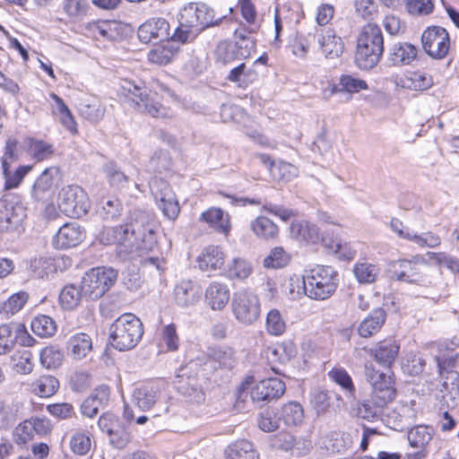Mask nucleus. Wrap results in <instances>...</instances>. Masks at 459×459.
I'll list each match as a JSON object with an SVG mask.
<instances>
[{"instance_id": "obj_1", "label": "nucleus", "mask_w": 459, "mask_h": 459, "mask_svg": "<svg viewBox=\"0 0 459 459\" xmlns=\"http://www.w3.org/2000/svg\"><path fill=\"white\" fill-rule=\"evenodd\" d=\"M214 11L204 3H190L180 12L179 26L172 39L182 43L193 39L205 28L219 24Z\"/></svg>"}, {"instance_id": "obj_2", "label": "nucleus", "mask_w": 459, "mask_h": 459, "mask_svg": "<svg viewBox=\"0 0 459 459\" xmlns=\"http://www.w3.org/2000/svg\"><path fill=\"white\" fill-rule=\"evenodd\" d=\"M127 225L130 227V236L135 243V251L139 252L140 256L157 248L158 225L152 212L135 211L130 214Z\"/></svg>"}, {"instance_id": "obj_3", "label": "nucleus", "mask_w": 459, "mask_h": 459, "mask_svg": "<svg viewBox=\"0 0 459 459\" xmlns=\"http://www.w3.org/2000/svg\"><path fill=\"white\" fill-rule=\"evenodd\" d=\"M384 51V39L381 29L373 23L365 25L357 39L355 61L361 69H370L377 65Z\"/></svg>"}, {"instance_id": "obj_4", "label": "nucleus", "mask_w": 459, "mask_h": 459, "mask_svg": "<svg viewBox=\"0 0 459 459\" xmlns=\"http://www.w3.org/2000/svg\"><path fill=\"white\" fill-rule=\"evenodd\" d=\"M119 92L139 112L149 114L154 117L170 116V110L156 101L153 98L154 94H151L142 82H136L123 79L120 82Z\"/></svg>"}, {"instance_id": "obj_5", "label": "nucleus", "mask_w": 459, "mask_h": 459, "mask_svg": "<svg viewBox=\"0 0 459 459\" xmlns=\"http://www.w3.org/2000/svg\"><path fill=\"white\" fill-rule=\"evenodd\" d=\"M110 343L120 351L134 348L143 334L141 320L133 314H124L109 328Z\"/></svg>"}, {"instance_id": "obj_6", "label": "nucleus", "mask_w": 459, "mask_h": 459, "mask_svg": "<svg viewBox=\"0 0 459 459\" xmlns=\"http://www.w3.org/2000/svg\"><path fill=\"white\" fill-rule=\"evenodd\" d=\"M307 296L315 300L328 299L338 286V273L330 266H317L305 277Z\"/></svg>"}, {"instance_id": "obj_7", "label": "nucleus", "mask_w": 459, "mask_h": 459, "mask_svg": "<svg viewBox=\"0 0 459 459\" xmlns=\"http://www.w3.org/2000/svg\"><path fill=\"white\" fill-rule=\"evenodd\" d=\"M118 272L113 267L99 266L86 272L82 280V291L90 299L101 298L117 281Z\"/></svg>"}, {"instance_id": "obj_8", "label": "nucleus", "mask_w": 459, "mask_h": 459, "mask_svg": "<svg viewBox=\"0 0 459 459\" xmlns=\"http://www.w3.org/2000/svg\"><path fill=\"white\" fill-rule=\"evenodd\" d=\"M365 377L367 382L371 385L370 397L378 406H385L394 399L396 390L392 372H381L376 369L372 363L367 362Z\"/></svg>"}, {"instance_id": "obj_9", "label": "nucleus", "mask_w": 459, "mask_h": 459, "mask_svg": "<svg viewBox=\"0 0 459 459\" xmlns=\"http://www.w3.org/2000/svg\"><path fill=\"white\" fill-rule=\"evenodd\" d=\"M230 309L236 321L245 326L254 325L261 314L257 295L247 289L233 293Z\"/></svg>"}, {"instance_id": "obj_10", "label": "nucleus", "mask_w": 459, "mask_h": 459, "mask_svg": "<svg viewBox=\"0 0 459 459\" xmlns=\"http://www.w3.org/2000/svg\"><path fill=\"white\" fill-rule=\"evenodd\" d=\"M57 206L65 215L79 218L88 212L90 202L82 187L71 185L62 187L59 191Z\"/></svg>"}, {"instance_id": "obj_11", "label": "nucleus", "mask_w": 459, "mask_h": 459, "mask_svg": "<svg viewBox=\"0 0 459 459\" xmlns=\"http://www.w3.org/2000/svg\"><path fill=\"white\" fill-rule=\"evenodd\" d=\"M428 265L426 257L412 255L410 259H399L390 263L389 270L394 278L409 283H420L425 279L421 266Z\"/></svg>"}, {"instance_id": "obj_12", "label": "nucleus", "mask_w": 459, "mask_h": 459, "mask_svg": "<svg viewBox=\"0 0 459 459\" xmlns=\"http://www.w3.org/2000/svg\"><path fill=\"white\" fill-rule=\"evenodd\" d=\"M127 222L114 227H105L100 233V241L104 245H116L117 255L126 258L135 251V243L130 236Z\"/></svg>"}, {"instance_id": "obj_13", "label": "nucleus", "mask_w": 459, "mask_h": 459, "mask_svg": "<svg viewBox=\"0 0 459 459\" xmlns=\"http://www.w3.org/2000/svg\"><path fill=\"white\" fill-rule=\"evenodd\" d=\"M421 42L424 51L438 60L447 56L451 46L447 30L440 26L428 27L421 35Z\"/></svg>"}, {"instance_id": "obj_14", "label": "nucleus", "mask_w": 459, "mask_h": 459, "mask_svg": "<svg viewBox=\"0 0 459 459\" xmlns=\"http://www.w3.org/2000/svg\"><path fill=\"white\" fill-rule=\"evenodd\" d=\"M313 41H316L318 49L325 58L334 59L339 57L344 48L341 37L331 28H315L313 33H309Z\"/></svg>"}, {"instance_id": "obj_15", "label": "nucleus", "mask_w": 459, "mask_h": 459, "mask_svg": "<svg viewBox=\"0 0 459 459\" xmlns=\"http://www.w3.org/2000/svg\"><path fill=\"white\" fill-rule=\"evenodd\" d=\"M60 171L56 167L47 168L36 179L31 188V196L37 202H45L58 186Z\"/></svg>"}, {"instance_id": "obj_16", "label": "nucleus", "mask_w": 459, "mask_h": 459, "mask_svg": "<svg viewBox=\"0 0 459 459\" xmlns=\"http://www.w3.org/2000/svg\"><path fill=\"white\" fill-rule=\"evenodd\" d=\"M152 193L156 204L163 214L169 220H175L180 209L176 195L169 185L165 181L160 180L152 188Z\"/></svg>"}, {"instance_id": "obj_17", "label": "nucleus", "mask_w": 459, "mask_h": 459, "mask_svg": "<svg viewBox=\"0 0 459 459\" xmlns=\"http://www.w3.org/2000/svg\"><path fill=\"white\" fill-rule=\"evenodd\" d=\"M137 34L144 44L153 40L163 41L169 37V24L164 18H151L139 27Z\"/></svg>"}, {"instance_id": "obj_18", "label": "nucleus", "mask_w": 459, "mask_h": 459, "mask_svg": "<svg viewBox=\"0 0 459 459\" xmlns=\"http://www.w3.org/2000/svg\"><path fill=\"white\" fill-rule=\"evenodd\" d=\"M286 386L283 381L277 377H270L261 380L250 392L254 402H269L280 398L285 392Z\"/></svg>"}, {"instance_id": "obj_19", "label": "nucleus", "mask_w": 459, "mask_h": 459, "mask_svg": "<svg viewBox=\"0 0 459 459\" xmlns=\"http://www.w3.org/2000/svg\"><path fill=\"white\" fill-rule=\"evenodd\" d=\"M26 217L25 209L22 204L0 201V230H17Z\"/></svg>"}, {"instance_id": "obj_20", "label": "nucleus", "mask_w": 459, "mask_h": 459, "mask_svg": "<svg viewBox=\"0 0 459 459\" xmlns=\"http://www.w3.org/2000/svg\"><path fill=\"white\" fill-rule=\"evenodd\" d=\"M201 293L198 284L191 280H182L174 288V299L178 306L188 307L199 301Z\"/></svg>"}, {"instance_id": "obj_21", "label": "nucleus", "mask_w": 459, "mask_h": 459, "mask_svg": "<svg viewBox=\"0 0 459 459\" xmlns=\"http://www.w3.org/2000/svg\"><path fill=\"white\" fill-rule=\"evenodd\" d=\"M84 230L76 223H65L54 237L56 248L65 249L76 247L84 238Z\"/></svg>"}, {"instance_id": "obj_22", "label": "nucleus", "mask_w": 459, "mask_h": 459, "mask_svg": "<svg viewBox=\"0 0 459 459\" xmlns=\"http://www.w3.org/2000/svg\"><path fill=\"white\" fill-rule=\"evenodd\" d=\"M225 254L219 246H209L198 255L196 262L201 271L212 273L224 264Z\"/></svg>"}, {"instance_id": "obj_23", "label": "nucleus", "mask_w": 459, "mask_h": 459, "mask_svg": "<svg viewBox=\"0 0 459 459\" xmlns=\"http://www.w3.org/2000/svg\"><path fill=\"white\" fill-rule=\"evenodd\" d=\"M230 289L225 283L212 281L205 290L204 299L209 307L222 310L230 300Z\"/></svg>"}, {"instance_id": "obj_24", "label": "nucleus", "mask_w": 459, "mask_h": 459, "mask_svg": "<svg viewBox=\"0 0 459 459\" xmlns=\"http://www.w3.org/2000/svg\"><path fill=\"white\" fill-rule=\"evenodd\" d=\"M199 220L224 235H228L231 229L230 215L218 207H211L204 211L201 213Z\"/></svg>"}, {"instance_id": "obj_25", "label": "nucleus", "mask_w": 459, "mask_h": 459, "mask_svg": "<svg viewBox=\"0 0 459 459\" xmlns=\"http://www.w3.org/2000/svg\"><path fill=\"white\" fill-rule=\"evenodd\" d=\"M417 48L408 42L394 43L389 49L388 59L393 65H410L417 57Z\"/></svg>"}, {"instance_id": "obj_26", "label": "nucleus", "mask_w": 459, "mask_h": 459, "mask_svg": "<svg viewBox=\"0 0 459 459\" xmlns=\"http://www.w3.org/2000/svg\"><path fill=\"white\" fill-rule=\"evenodd\" d=\"M399 349V345L394 341H384L370 349L369 354L380 365L390 368L397 358Z\"/></svg>"}, {"instance_id": "obj_27", "label": "nucleus", "mask_w": 459, "mask_h": 459, "mask_svg": "<svg viewBox=\"0 0 459 459\" xmlns=\"http://www.w3.org/2000/svg\"><path fill=\"white\" fill-rule=\"evenodd\" d=\"M92 340L85 333H77L72 335L67 342V353L74 359H82L91 351Z\"/></svg>"}, {"instance_id": "obj_28", "label": "nucleus", "mask_w": 459, "mask_h": 459, "mask_svg": "<svg viewBox=\"0 0 459 459\" xmlns=\"http://www.w3.org/2000/svg\"><path fill=\"white\" fill-rule=\"evenodd\" d=\"M386 314L383 308L374 309L359 325L358 333L363 338L377 333L385 322Z\"/></svg>"}, {"instance_id": "obj_29", "label": "nucleus", "mask_w": 459, "mask_h": 459, "mask_svg": "<svg viewBox=\"0 0 459 459\" xmlns=\"http://www.w3.org/2000/svg\"><path fill=\"white\" fill-rule=\"evenodd\" d=\"M159 388L153 385H143L133 392V403L142 411L150 410L157 402Z\"/></svg>"}, {"instance_id": "obj_30", "label": "nucleus", "mask_w": 459, "mask_h": 459, "mask_svg": "<svg viewBox=\"0 0 459 459\" xmlns=\"http://www.w3.org/2000/svg\"><path fill=\"white\" fill-rule=\"evenodd\" d=\"M253 264L242 257H235L227 264L225 274L230 280L244 281L253 273Z\"/></svg>"}, {"instance_id": "obj_31", "label": "nucleus", "mask_w": 459, "mask_h": 459, "mask_svg": "<svg viewBox=\"0 0 459 459\" xmlns=\"http://www.w3.org/2000/svg\"><path fill=\"white\" fill-rule=\"evenodd\" d=\"M401 84L403 88L412 91H425L433 85L432 77L423 72H408L401 78Z\"/></svg>"}, {"instance_id": "obj_32", "label": "nucleus", "mask_w": 459, "mask_h": 459, "mask_svg": "<svg viewBox=\"0 0 459 459\" xmlns=\"http://www.w3.org/2000/svg\"><path fill=\"white\" fill-rule=\"evenodd\" d=\"M19 402L0 399V429L11 428L20 416Z\"/></svg>"}, {"instance_id": "obj_33", "label": "nucleus", "mask_w": 459, "mask_h": 459, "mask_svg": "<svg viewBox=\"0 0 459 459\" xmlns=\"http://www.w3.org/2000/svg\"><path fill=\"white\" fill-rule=\"evenodd\" d=\"M9 366L17 374H30L33 370L31 351L25 349L15 351L9 358Z\"/></svg>"}, {"instance_id": "obj_34", "label": "nucleus", "mask_w": 459, "mask_h": 459, "mask_svg": "<svg viewBox=\"0 0 459 459\" xmlns=\"http://www.w3.org/2000/svg\"><path fill=\"white\" fill-rule=\"evenodd\" d=\"M253 233L262 239H273L277 237L278 226L265 216H258L250 223Z\"/></svg>"}, {"instance_id": "obj_35", "label": "nucleus", "mask_w": 459, "mask_h": 459, "mask_svg": "<svg viewBox=\"0 0 459 459\" xmlns=\"http://www.w3.org/2000/svg\"><path fill=\"white\" fill-rule=\"evenodd\" d=\"M227 459H259L252 443L247 440H238L228 446L225 451Z\"/></svg>"}, {"instance_id": "obj_36", "label": "nucleus", "mask_w": 459, "mask_h": 459, "mask_svg": "<svg viewBox=\"0 0 459 459\" xmlns=\"http://www.w3.org/2000/svg\"><path fill=\"white\" fill-rule=\"evenodd\" d=\"M80 114L91 122H98L105 113V108L96 97L84 99L80 103Z\"/></svg>"}, {"instance_id": "obj_37", "label": "nucleus", "mask_w": 459, "mask_h": 459, "mask_svg": "<svg viewBox=\"0 0 459 459\" xmlns=\"http://www.w3.org/2000/svg\"><path fill=\"white\" fill-rule=\"evenodd\" d=\"M10 163L3 160V175L5 179L4 189L11 190L19 186L24 177L32 169V166H20L13 173L9 170Z\"/></svg>"}, {"instance_id": "obj_38", "label": "nucleus", "mask_w": 459, "mask_h": 459, "mask_svg": "<svg viewBox=\"0 0 459 459\" xmlns=\"http://www.w3.org/2000/svg\"><path fill=\"white\" fill-rule=\"evenodd\" d=\"M290 232L294 238L299 240L316 242L319 238L317 227L307 221L292 222Z\"/></svg>"}, {"instance_id": "obj_39", "label": "nucleus", "mask_w": 459, "mask_h": 459, "mask_svg": "<svg viewBox=\"0 0 459 459\" xmlns=\"http://www.w3.org/2000/svg\"><path fill=\"white\" fill-rule=\"evenodd\" d=\"M209 357L214 363H218L219 367L225 368H232L237 362L236 351L229 346L212 349Z\"/></svg>"}, {"instance_id": "obj_40", "label": "nucleus", "mask_w": 459, "mask_h": 459, "mask_svg": "<svg viewBox=\"0 0 459 459\" xmlns=\"http://www.w3.org/2000/svg\"><path fill=\"white\" fill-rule=\"evenodd\" d=\"M432 437V429L424 425H419L411 429L407 435L408 442L413 448H426Z\"/></svg>"}, {"instance_id": "obj_41", "label": "nucleus", "mask_w": 459, "mask_h": 459, "mask_svg": "<svg viewBox=\"0 0 459 459\" xmlns=\"http://www.w3.org/2000/svg\"><path fill=\"white\" fill-rule=\"evenodd\" d=\"M32 391L40 397H50L54 395L59 387L58 380L49 375L39 377L32 383Z\"/></svg>"}, {"instance_id": "obj_42", "label": "nucleus", "mask_w": 459, "mask_h": 459, "mask_svg": "<svg viewBox=\"0 0 459 459\" xmlns=\"http://www.w3.org/2000/svg\"><path fill=\"white\" fill-rule=\"evenodd\" d=\"M29 269L36 278H48L56 272L54 259L51 257H35L30 260Z\"/></svg>"}, {"instance_id": "obj_43", "label": "nucleus", "mask_w": 459, "mask_h": 459, "mask_svg": "<svg viewBox=\"0 0 459 459\" xmlns=\"http://www.w3.org/2000/svg\"><path fill=\"white\" fill-rule=\"evenodd\" d=\"M84 297L82 289L74 284L63 288L59 295V302L64 309L72 310L79 306L82 298Z\"/></svg>"}, {"instance_id": "obj_44", "label": "nucleus", "mask_w": 459, "mask_h": 459, "mask_svg": "<svg viewBox=\"0 0 459 459\" xmlns=\"http://www.w3.org/2000/svg\"><path fill=\"white\" fill-rule=\"evenodd\" d=\"M30 328L36 335L48 338L55 334L56 325L50 316L39 315L32 319Z\"/></svg>"}, {"instance_id": "obj_45", "label": "nucleus", "mask_w": 459, "mask_h": 459, "mask_svg": "<svg viewBox=\"0 0 459 459\" xmlns=\"http://www.w3.org/2000/svg\"><path fill=\"white\" fill-rule=\"evenodd\" d=\"M333 394L327 391L315 390L311 394L310 403L317 416L327 413L333 404Z\"/></svg>"}, {"instance_id": "obj_46", "label": "nucleus", "mask_w": 459, "mask_h": 459, "mask_svg": "<svg viewBox=\"0 0 459 459\" xmlns=\"http://www.w3.org/2000/svg\"><path fill=\"white\" fill-rule=\"evenodd\" d=\"M256 77V74L251 69H247L245 63L231 69L227 75V80L236 82L239 87L246 88Z\"/></svg>"}, {"instance_id": "obj_47", "label": "nucleus", "mask_w": 459, "mask_h": 459, "mask_svg": "<svg viewBox=\"0 0 459 459\" xmlns=\"http://www.w3.org/2000/svg\"><path fill=\"white\" fill-rule=\"evenodd\" d=\"M281 420L287 426H299L304 420V411L299 403H289L282 407Z\"/></svg>"}, {"instance_id": "obj_48", "label": "nucleus", "mask_w": 459, "mask_h": 459, "mask_svg": "<svg viewBox=\"0 0 459 459\" xmlns=\"http://www.w3.org/2000/svg\"><path fill=\"white\" fill-rule=\"evenodd\" d=\"M380 272V268L369 263H358L354 265L353 273L360 283H372L374 282Z\"/></svg>"}, {"instance_id": "obj_49", "label": "nucleus", "mask_w": 459, "mask_h": 459, "mask_svg": "<svg viewBox=\"0 0 459 459\" xmlns=\"http://www.w3.org/2000/svg\"><path fill=\"white\" fill-rule=\"evenodd\" d=\"M176 55L175 48L169 44L160 45L148 53V59L153 64L164 65L169 64Z\"/></svg>"}, {"instance_id": "obj_50", "label": "nucleus", "mask_w": 459, "mask_h": 459, "mask_svg": "<svg viewBox=\"0 0 459 459\" xmlns=\"http://www.w3.org/2000/svg\"><path fill=\"white\" fill-rule=\"evenodd\" d=\"M265 329L270 335H281L286 330V323L277 309H271L265 320Z\"/></svg>"}, {"instance_id": "obj_51", "label": "nucleus", "mask_w": 459, "mask_h": 459, "mask_svg": "<svg viewBox=\"0 0 459 459\" xmlns=\"http://www.w3.org/2000/svg\"><path fill=\"white\" fill-rule=\"evenodd\" d=\"M215 55L217 60L224 65L241 59L236 45L229 41H221L216 48Z\"/></svg>"}, {"instance_id": "obj_52", "label": "nucleus", "mask_w": 459, "mask_h": 459, "mask_svg": "<svg viewBox=\"0 0 459 459\" xmlns=\"http://www.w3.org/2000/svg\"><path fill=\"white\" fill-rule=\"evenodd\" d=\"M289 261L290 256L285 250L282 247H276L264 259L263 264L265 268L278 269L287 265Z\"/></svg>"}, {"instance_id": "obj_53", "label": "nucleus", "mask_w": 459, "mask_h": 459, "mask_svg": "<svg viewBox=\"0 0 459 459\" xmlns=\"http://www.w3.org/2000/svg\"><path fill=\"white\" fill-rule=\"evenodd\" d=\"M63 358L62 351L53 346L46 347L40 352V362L47 368H58L62 364Z\"/></svg>"}, {"instance_id": "obj_54", "label": "nucleus", "mask_w": 459, "mask_h": 459, "mask_svg": "<svg viewBox=\"0 0 459 459\" xmlns=\"http://www.w3.org/2000/svg\"><path fill=\"white\" fill-rule=\"evenodd\" d=\"M329 377L338 384L343 390L348 392L351 395L355 393V386L352 379L348 372L341 368H334L328 372Z\"/></svg>"}, {"instance_id": "obj_55", "label": "nucleus", "mask_w": 459, "mask_h": 459, "mask_svg": "<svg viewBox=\"0 0 459 459\" xmlns=\"http://www.w3.org/2000/svg\"><path fill=\"white\" fill-rule=\"evenodd\" d=\"M405 6L411 15H429L434 10V0H405Z\"/></svg>"}, {"instance_id": "obj_56", "label": "nucleus", "mask_w": 459, "mask_h": 459, "mask_svg": "<svg viewBox=\"0 0 459 459\" xmlns=\"http://www.w3.org/2000/svg\"><path fill=\"white\" fill-rule=\"evenodd\" d=\"M160 342L162 345L166 346L167 351H175L178 349L179 337L174 324H169L162 327Z\"/></svg>"}, {"instance_id": "obj_57", "label": "nucleus", "mask_w": 459, "mask_h": 459, "mask_svg": "<svg viewBox=\"0 0 459 459\" xmlns=\"http://www.w3.org/2000/svg\"><path fill=\"white\" fill-rule=\"evenodd\" d=\"M29 151L39 161L48 159L54 152L52 144L34 139L30 140Z\"/></svg>"}, {"instance_id": "obj_58", "label": "nucleus", "mask_w": 459, "mask_h": 459, "mask_svg": "<svg viewBox=\"0 0 459 459\" xmlns=\"http://www.w3.org/2000/svg\"><path fill=\"white\" fill-rule=\"evenodd\" d=\"M340 91L350 93H357L360 90H367L368 84L364 80L350 74L342 75L340 78Z\"/></svg>"}, {"instance_id": "obj_59", "label": "nucleus", "mask_w": 459, "mask_h": 459, "mask_svg": "<svg viewBox=\"0 0 459 459\" xmlns=\"http://www.w3.org/2000/svg\"><path fill=\"white\" fill-rule=\"evenodd\" d=\"M16 344V338L13 335L11 325L4 324L0 325V355L10 352Z\"/></svg>"}, {"instance_id": "obj_60", "label": "nucleus", "mask_w": 459, "mask_h": 459, "mask_svg": "<svg viewBox=\"0 0 459 459\" xmlns=\"http://www.w3.org/2000/svg\"><path fill=\"white\" fill-rule=\"evenodd\" d=\"M411 241L420 247L435 248L441 245L440 236L432 231H427L421 234L414 232Z\"/></svg>"}, {"instance_id": "obj_61", "label": "nucleus", "mask_w": 459, "mask_h": 459, "mask_svg": "<svg viewBox=\"0 0 459 459\" xmlns=\"http://www.w3.org/2000/svg\"><path fill=\"white\" fill-rule=\"evenodd\" d=\"M170 166V157L167 151H159L150 159L148 169L152 172L161 173Z\"/></svg>"}, {"instance_id": "obj_62", "label": "nucleus", "mask_w": 459, "mask_h": 459, "mask_svg": "<svg viewBox=\"0 0 459 459\" xmlns=\"http://www.w3.org/2000/svg\"><path fill=\"white\" fill-rule=\"evenodd\" d=\"M288 294L290 299L297 300L303 296H307V283L305 277H291L287 285Z\"/></svg>"}, {"instance_id": "obj_63", "label": "nucleus", "mask_w": 459, "mask_h": 459, "mask_svg": "<svg viewBox=\"0 0 459 459\" xmlns=\"http://www.w3.org/2000/svg\"><path fill=\"white\" fill-rule=\"evenodd\" d=\"M28 299L29 294L26 291H19L14 293L4 303V311L7 314L14 315L24 307Z\"/></svg>"}, {"instance_id": "obj_64", "label": "nucleus", "mask_w": 459, "mask_h": 459, "mask_svg": "<svg viewBox=\"0 0 459 459\" xmlns=\"http://www.w3.org/2000/svg\"><path fill=\"white\" fill-rule=\"evenodd\" d=\"M89 4L87 0H65L64 11L70 18H79L86 14Z\"/></svg>"}]
</instances>
